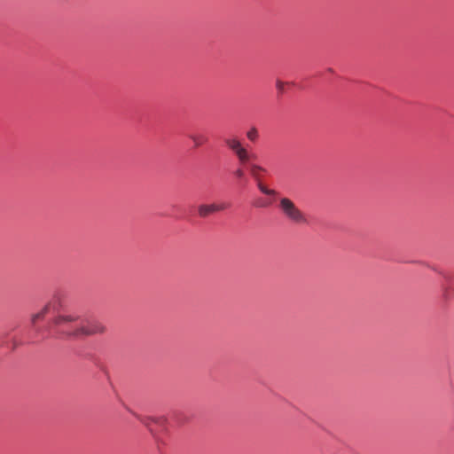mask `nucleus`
Returning a JSON list of instances; mask_svg holds the SVG:
<instances>
[{
	"instance_id": "nucleus-1",
	"label": "nucleus",
	"mask_w": 454,
	"mask_h": 454,
	"mask_svg": "<svg viewBox=\"0 0 454 454\" xmlns=\"http://www.w3.org/2000/svg\"><path fill=\"white\" fill-rule=\"evenodd\" d=\"M59 308L60 304L57 299L49 301L39 312L32 316V325L35 326L38 320L50 315L53 318L49 322L44 331L51 336L79 338L105 332V326L100 323L86 321L74 314L61 315L59 314Z\"/></svg>"
},
{
	"instance_id": "nucleus-2",
	"label": "nucleus",
	"mask_w": 454,
	"mask_h": 454,
	"mask_svg": "<svg viewBox=\"0 0 454 454\" xmlns=\"http://www.w3.org/2000/svg\"><path fill=\"white\" fill-rule=\"evenodd\" d=\"M224 144L236 156L238 162L241 166H247L248 172L262 193L268 196H276L278 194L277 191L268 188L262 183L260 173L266 172V168L258 164L251 163V160L255 159L256 156L249 153L238 137H227L224 139Z\"/></svg>"
},
{
	"instance_id": "nucleus-3",
	"label": "nucleus",
	"mask_w": 454,
	"mask_h": 454,
	"mask_svg": "<svg viewBox=\"0 0 454 454\" xmlns=\"http://www.w3.org/2000/svg\"><path fill=\"white\" fill-rule=\"evenodd\" d=\"M278 207L284 216L289 221L296 224H303L307 223V219L303 212L289 198H280Z\"/></svg>"
},
{
	"instance_id": "nucleus-4",
	"label": "nucleus",
	"mask_w": 454,
	"mask_h": 454,
	"mask_svg": "<svg viewBox=\"0 0 454 454\" xmlns=\"http://www.w3.org/2000/svg\"><path fill=\"white\" fill-rule=\"evenodd\" d=\"M230 205L228 203H213V204H202L198 207V213L201 217H207L210 214L215 212L223 211L228 208Z\"/></svg>"
},
{
	"instance_id": "nucleus-5",
	"label": "nucleus",
	"mask_w": 454,
	"mask_h": 454,
	"mask_svg": "<svg viewBox=\"0 0 454 454\" xmlns=\"http://www.w3.org/2000/svg\"><path fill=\"white\" fill-rule=\"evenodd\" d=\"M444 279L443 288L445 293L454 288V271L453 272H440Z\"/></svg>"
},
{
	"instance_id": "nucleus-6",
	"label": "nucleus",
	"mask_w": 454,
	"mask_h": 454,
	"mask_svg": "<svg viewBox=\"0 0 454 454\" xmlns=\"http://www.w3.org/2000/svg\"><path fill=\"white\" fill-rule=\"evenodd\" d=\"M188 137L193 142L195 147L201 146L208 140L207 137L202 133H191Z\"/></svg>"
},
{
	"instance_id": "nucleus-7",
	"label": "nucleus",
	"mask_w": 454,
	"mask_h": 454,
	"mask_svg": "<svg viewBox=\"0 0 454 454\" xmlns=\"http://www.w3.org/2000/svg\"><path fill=\"white\" fill-rule=\"evenodd\" d=\"M246 137L247 138L252 142V143H254L257 141L258 137H259V131L257 129V128L255 127H251L246 133Z\"/></svg>"
},
{
	"instance_id": "nucleus-8",
	"label": "nucleus",
	"mask_w": 454,
	"mask_h": 454,
	"mask_svg": "<svg viewBox=\"0 0 454 454\" xmlns=\"http://www.w3.org/2000/svg\"><path fill=\"white\" fill-rule=\"evenodd\" d=\"M245 167H246V166H241V165L239 164V168H237L233 171V175H234V176H235L238 180H246V179H247V172H246Z\"/></svg>"
},
{
	"instance_id": "nucleus-9",
	"label": "nucleus",
	"mask_w": 454,
	"mask_h": 454,
	"mask_svg": "<svg viewBox=\"0 0 454 454\" xmlns=\"http://www.w3.org/2000/svg\"><path fill=\"white\" fill-rule=\"evenodd\" d=\"M136 417L143 423L145 424L146 427H149V421H153V422H158L157 419H153V418H143L141 416H138V415H136Z\"/></svg>"
},
{
	"instance_id": "nucleus-10",
	"label": "nucleus",
	"mask_w": 454,
	"mask_h": 454,
	"mask_svg": "<svg viewBox=\"0 0 454 454\" xmlns=\"http://www.w3.org/2000/svg\"><path fill=\"white\" fill-rule=\"evenodd\" d=\"M276 87H277V89H278V90L279 92H283L284 91V87H285V82L280 81V80H278L276 82Z\"/></svg>"
},
{
	"instance_id": "nucleus-11",
	"label": "nucleus",
	"mask_w": 454,
	"mask_h": 454,
	"mask_svg": "<svg viewBox=\"0 0 454 454\" xmlns=\"http://www.w3.org/2000/svg\"><path fill=\"white\" fill-rule=\"evenodd\" d=\"M268 204H265V203H258L257 206L258 207H266Z\"/></svg>"
}]
</instances>
